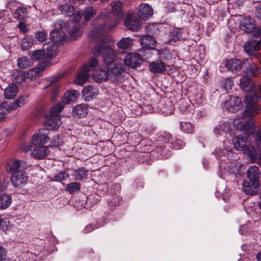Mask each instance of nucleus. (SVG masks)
<instances>
[{
	"label": "nucleus",
	"mask_w": 261,
	"mask_h": 261,
	"mask_svg": "<svg viewBox=\"0 0 261 261\" xmlns=\"http://www.w3.org/2000/svg\"><path fill=\"white\" fill-rule=\"evenodd\" d=\"M88 36L90 39L98 42V44L94 46L92 52L95 56L102 55L103 66L107 69L113 79L124 72L125 65L116 56V53L112 48L107 44L102 28L100 30L99 28L93 29L89 32Z\"/></svg>",
	"instance_id": "nucleus-1"
},
{
	"label": "nucleus",
	"mask_w": 261,
	"mask_h": 261,
	"mask_svg": "<svg viewBox=\"0 0 261 261\" xmlns=\"http://www.w3.org/2000/svg\"><path fill=\"white\" fill-rule=\"evenodd\" d=\"M240 86L242 90L248 92L245 97L246 110L241 116L233 119V125L236 129L242 130L247 127L243 120L244 117H254L260 110L257 103L258 98L261 99V86H255L249 77L244 76L240 79Z\"/></svg>",
	"instance_id": "nucleus-2"
},
{
	"label": "nucleus",
	"mask_w": 261,
	"mask_h": 261,
	"mask_svg": "<svg viewBox=\"0 0 261 261\" xmlns=\"http://www.w3.org/2000/svg\"><path fill=\"white\" fill-rule=\"evenodd\" d=\"M253 139H254L253 138ZM252 142L256 146H249L248 144V139L246 137L239 136L234 137L232 140L234 147L238 151L247 152L252 162L256 163L261 165V150L255 144L254 140Z\"/></svg>",
	"instance_id": "nucleus-3"
},
{
	"label": "nucleus",
	"mask_w": 261,
	"mask_h": 261,
	"mask_svg": "<svg viewBox=\"0 0 261 261\" xmlns=\"http://www.w3.org/2000/svg\"><path fill=\"white\" fill-rule=\"evenodd\" d=\"M64 21L59 20L55 23V29L50 33V39L54 43H57L63 41L66 36L67 30Z\"/></svg>",
	"instance_id": "nucleus-4"
},
{
	"label": "nucleus",
	"mask_w": 261,
	"mask_h": 261,
	"mask_svg": "<svg viewBox=\"0 0 261 261\" xmlns=\"http://www.w3.org/2000/svg\"><path fill=\"white\" fill-rule=\"evenodd\" d=\"M48 130L42 128L34 134L31 139V144L33 146L43 145L47 143L49 139Z\"/></svg>",
	"instance_id": "nucleus-5"
},
{
	"label": "nucleus",
	"mask_w": 261,
	"mask_h": 261,
	"mask_svg": "<svg viewBox=\"0 0 261 261\" xmlns=\"http://www.w3.org/2000/svg\"><path fill=\"white\" fill-rule=\"evenodd\" d=\"M227 166L223 163H220L219 166V172L218 175L221 178L225 179V175L227 174H234L237 173L239 168V166L234 162H227Z\"/></svg>",
	"instance_id": "nucleus-6"
},
{
	"label": "nucleus",
	"mask_w": 261,
	"mask_h": 261,
	"mask_svg": "<svg viewBox=\"0 0 261 261\" xmlns=\"http://www.w3.org/2000/svg\"><path fill=\"white\" fill-rule=\"evenodd\" d=\"M242 107L240 98L237 96H230L223 103V108H226L229 111L234 113Z\"/></svg>",
	"instance_id": "nucleus-7"
},
{
	"label": "nucleus",
	"mask_w": 261,
	"mask_h": 261,
	"mask_svg": "<svg viewBox=\"0 0 261 261\" xmlns=\"http://www.w3.org/2000/svg\"><path fill=\"white\" fill-rule=\"evenodd\" d=\"M28 180V176L20 170L18 172L13 173L11 177V181L13 186L15 188L22 187L26 185Z\"/></svg>",
	"instance_id": "nucleus-8"
},
{
	"label": "nucleus",
	"mask_w": 261,
	"mask_h": 261,
	"mask_svg": "<svg viewBox=\"0 0 261 261\" xmlns=\"http://www.w3.org/2000/svg\"><path fill=\"white\" fill-rule=\"evenodd\" d=\"M124 62L128 67L134 68L139 66L142 62L140 55L134 53L127 54L124 58Z\"/></svg>",
	"instance_id": "nucleus-9"
},
{
	"label": "nucleus",
	"mask_w": 261,
	"mask_h": 261,
	"mask_svg": "<svg viewBox=\"0 0 261 261\" xmlns=\"http://www.w3.org/2000/svg\"><path fill=\"white\" fill-rule=\"evenodd\" d=\"M124 24L128 29L133 31L139 30L142 27L141 21L136 16L132 14L127 16L124 20Z\"/></svg>",
	"instance_id": "nucleus-10"
},
{
	"label": "nucleus",
	"mask_w": 261,
	"mask_h": 261,
	"mask_svg": "<svg viewBox=\"0 0 261 261\" xmlns=\"http://www.w3.org/2000/svg\"><path fill=\"white\" fill-rule=\"evenodd\" d=\"M231 130V124L228 121H220L213 130L215 136L219 138L224 135H226Z\"/></svg>",
	"instance_id": "nucleus-11"
},
{
	"label": "nucleus",
	"mask_w": 261,
	"mask_h": 261,
	"mask_svg": "<svg viewBox=\"0 0 261 261\" xmlns=\"http://www.w3.org/2000/svg\"><path fill=\"white\" fill-rule=\"evenodd\" d=\"M31 152V156L36 159L41 160L46 158L49 153L48 147L43 145L34 146Z\"/></svg>",
	"instance_id": "nucleus-12"
},
{
	"label": "nucleus",
	"mask_w": 261,
	"mask_h": 261,
	"mask_svg": "<svg viewBox=\"0 0 261 261\" xmlns=\"http://www.w3.org/2000/svg\"><path fill=\"white\" fill-rule=\"evenodd\" d=\"M242 186L243 190L246 193L254 194L258 191L259 182L249 179V181H244Z\"/></svg>",
	"instance_id": "nucleus-13"
},
{
	"label": "nucleus",
	"mask_w": 261,
	"mask_h": 261,
	"mask_svg": "<svg viewBox=\"0 0 261 261\" xmlns=\"http://www.w3.org/2000/svg\"><path fill=\"white\" fill-rule=\"evenodd\" d=\"M98 93V89L96 87L88 85L83 88L82 96L85 101H89L92 100Z\"/></svg>",
	"instance_id": "nucleus-14"
},
{
	"label": "nucleus",
	"mask_w": 261,
	"mask_h": 261,
	"mask_svg": "<svg viewBox=\"0 0 261 261\" xmlns=\"http://www.w3.org/2000/svg\"><path fill=\"white\" fill-rule=\"evenodd\" d=\"M93 79L97 82L102 83L108 79H113L108 70L99 69L94 71L93 73Z\"/></svg>",
	"instance_id": "nucleus-15"
},
{
	"label": "nucleus",
	"mask_w": 261,
	"mask_h": 261,
	"mask_svg": "<svg viewBox=\"0 0 261 261\" xmlns=\"http://www.w3.org/2000/svg\"><path fill=\"white\" fill-rule=\"evenodd\" d=\"M247 65L246 62H244L243 65L245 67V72L246 74L252 76H257L260 73V70L257 65L252 63L250 60H247Z\"/></svg>",
	"instance_id": "nucleus-16"
},
{
	"label": "nucleus",
	"mask_w": 261,
	"mask_h": 261,
	"mask_svg": "<svg viewBox=\"0 0 261 261\" xmlns=\"http://www.w3.org/2000/svg\"><path fill=\"white\" fill-rule=\"evenodd\" d=\"M153 14V9L147 4H141L138 8V16L142 19L145 20Z\"/></svg>",
	"instance_id": "nucleus-17"
},
{
	"label": "nucleus",
	"mask_w": 261,
	"mask_h": 261,
	"mask_svg": "<svg viewBox=\"0 0 261 261\" xmlns=\"http://www.w3.org/2000/svg\"><path fill=\"white\" fill-rule=\"evenodd\" d=\"M89 71H90V69L89 66L84 65L81 71L77 74L76 77L75 83L77 85H82L85 83L89 77Z\"/></svg>",
	"instance_id": "nucleus-18"
},
{
	"label": "nucleus",
	"mask_w": 261,
	"mask_h": 261,
	"mask_svg": "<svg viewBox=\"0 0 261 261\" xmlns=\"http://www.w3.org/2000/svg\"><path fill=\"white\" fill-rule=\"evenodd\" d=\"M158 108L161 113L166 116L172 114L174 111L173 103L168 99L164 102L161 101L159 104Z\"/></svg>",
	"instance_id": "nucleus-19"
},
{
	"label": "nucleus",
	"mask_w": 261,
	"mask_h": 261,
	"mask_svg": "<svg viewBox=\"0 0 261 261\" xmlns=\"http://www.w3.org/2000/svg\"><path fill=\"white\" fill-rule=\"evenodd\" d=\"M245 52L250 56L258 50L260 48V41L250 40L246 42L244 46Z\"/></svg>",
	"instance_id": "nucleus-20"
},
{
	"label": "nucleus",
	"mask_w": 261,
	"mask_h": 261,
	"mask_svg": "<svg viewBox=\"0 0 261 261\" xmlns=\"http://www.w3.org/2000/svg\"><path fill=\"white\" fill-rule=\"evenodd\" d=\"M140 42L142 47L145 49H153L155 46L156 41L150 35L142 36L140 39Z\"/></svg>",
	"instance_id": "nucleus-21"
},
{
	"label": "nucleus",
	"mask_w": 261,
	"mask_h": 261,
	"mask_svg": "<svg viewBox=\"0 0 261 261\" xmlns=\"http://www.w3.org/2000/svg\"><path fill=\"white\" fill-rule=\"evenodd\" d=\"M243 63L241 60L239 59H234L227 60L225 63V67L232 71H238L240 70Z\"/></svg>",
	"instance_id": "nucleus-22"
},
{
	"label": "nucleus",
	"mask_w": 261,
	"mask_h": 261,
	"mask_svg": "<svg viewBox=\"0 0 261 261\" xmlns=\"http://www.w3.org/2000/svg\"><path fill=\"white\" fill-rule=\"evenodd\" d=\"M61 122L60 116L50 115L46 118L45 121V125L50 129H57L61 124Z\"/></svg>",
	"instance_id": "nucleus-23"
},
{
	"label": "nucleus",
	"mask_w": 261,
	"mask_h": 261,
	"mask_svg": "<svg viewBox=\"0 0 261 261\" xmlns=\"http://www.w3.org/2000/svg\"><path fill=\"white\" fill-rule=\"evenodd\" d=\"M149 69L151 72L160 73L165 71L166 68L164 63L157 61L150 63Z\"/></svg>",
	"instance_id": "nucleus-24"
},
{
	"label": "nucleus",
	"mask_w": 261,
	"mask_h": 261,
	"mask_svg": "<svg viewBox=\"0 0 261 261\" xmlns=\"http://www.w3.org/2000/svg\"><path fill=\"white\" fill-rule=\"evenodd\" d=\"M18 92L17 86L14 84H9L5 89L4 95L7 99L13 98Z\"/></svg>",
	"instance_id": "nucleus-25"
},
{
	"label": "nucleus",
	"mask_w": 261,
	"mask_h": 261,
	"mask_svg": "<svg viewBox=\"0 0 261 261\" xmlns=\"http://www.w3.org/2000/svg\"><path fill=\"white\" fill-rule=\"evenodd\" d=\"M71 38L73 39H76L81 36L83 33V30L77 23H73L70 26L68 30Z\"/></svg>",
	"instance_id": "nucleus-26"
},
{
	"label": "nucleus",
	"mask_w": 261,
	"mask_h": 261,
	"mask_svg": "<svg viewBox=\"0 0 261 261\" xmlns=\"http://www.w3.org/2000/svg\"><path fill=\"white\" fill-rule=\"evenodd\" d=\"M88 112V107L86 104L79 105L73 108L72 114L73 116L81 117L84 116Z\"/></svg>",
	"instance_id": "nucleus-27"
},
{
	"label": "nucleus",
	"mask_w": 261,
	"mask_h": 261,
	"mask_svg": "<svg viewBox=\"0 0 261 261\" xmlns=\"http://www.w3.org/2000/svg\"><path fill=\"white\" fill-rule=\"evenodd\" d=\"M241 28L246 32H251L254 30L255 25L252 22L250 18L245 17L242 20Z\"/></svg>",
	"instance_id": "nucleus-28"
},
{
	"label": "nucleus",
	"mask_w": 261,
	"mask_h": 261,
	"mask_svg": "<svg viewBox=\"0 0 261 261\" xmlns=\"http://www.w3.org/2000/svg\"><path fill=\"white\" fill-rule=\"evenodd\" d=\"M12 201L11 196L8 194L0 195V209L5 210L11 204Z\"/></svg>",
	"instance_id": "nucleus-29"
},
{
	"label": "nucleus",
	"mask_w": 261,
	"mask_h": 261,
	"mask_svg": "<svg viewBox=\"0 0 261 261\" xmlns=\"http://www.w3.org/2000/svg\"><path fill=\"white\" fill-rule=\"evenodd\" d=\"M259 169L256 166L250 167L247 172L248 179L255 181H259Z\"/></svg>",
	"instance_id": "nucleus-30"
},
{
	"label": "nucleus",
	"mask_w": 261,
	"mask_h": 261,
	"mask_svg": "<svg viewBox=\"0 0 261 261\" xmlns=\"http://www.w3.org/2000/svg\"><path fill=\"white\" fill-rule=\"evenodd\" d=\"M79 96V92L76 90L68 91L64 94V101L66 103L73 101Z\"/></svg>",
	"instance_id": "nucleus-31"
},
{
	"label": "nucleus",
	"mask_w": 261,
	"mask_h": 261,
	"mask_svg": "<svg viewBox=\"0 0 261 261\" xmlns=\"http://www.w3.org/2000/svg\"><path fill=\"white\" fill-rule=\"evenodd\" d=\"M20 166V163L19 161L13 160L9 161L6 167V170L8 173L18 172Z\"/></svg>",
	"instance_id": "nucleus-32"
},
{
	"label": "nucleus",
	"mask_w": 261,
	"mask_h": 261,
	"mask_svg": "<svg viewBox=\"0 0 261 261\" xmlns=\"http://www.w3.org/2000/svg\"><path fill=\"white\" fill-rule=\"evenodd\" d=\"M45 65H40L39 67L31 69L27 72L28 78L33 79L41 75V73L44 70Z\"/></svg>",
	"instance_id": "nucleus-33"
},
{
	"label": "nucleus",
	"mask_w": 261,
	"mask_h": 261,
	"mask_svg": "<svg viewBox=\"0 0 261 261\" xmlns=\"http://www.w3.org/2000/svg\"><path fill=\"white\" fill-rule=\"evenodd\" d=\"M14 110H15V109H12V102L10 103H8L7 102L2 103L0 106V118L1 120L5 118L7 114Z\"/></svg>",
	"instance_id": "nucleus-34"
},
{
	"label": "nucleus",
	"mask_w": 261,
	"mask_h": 261,
	"mask_svg": "<svg viewBox=\"0 0 261 261\" xmlns=\"http://www.w3.org/2000/svg\"><path fill=\"white\" fill-rule=\"evenodd\" d=\"M193 100L196 105H200L204 101V91L201 89H197L193 95Z\"/></svg>",
	"instance_id": "nucleus-35"
},
{
	"label": "nucleus",
	"mask_w": 261,
	"mask_h": 261,
	"mask_svg": "<svg viewBox=\"0 0 261 261\" xmlns=\"http://www.w3.org/2000/svg\"><path fill=\"white\" fill-rule=\"evenodd\" d=\"M181 37V31L180 30H172L169 35L168 42L172 44L179 40Z\"/></svg>",
	"instance_id": "nucleus-36"
},
{
	"label": "nucleus",
	"mask_w": 261,
	"mask_h": 261,
	"mask_svg": "<svg viewBox=\"0 0 261 261\" xmlns=\"http://www.w3.org/2000/svg\"><path fill=\"white\" fill-rule=\"evenodd\" d=\"M53 43H46L43 46V51H46L45 54L46 56L50 59L55 54L56 48Z\"/></svg>",
	"instance_id": "nucleus-37"
},
{
	"label": "nucleus",
	"mask_w": 261,
	"mask_h": 261,
	"mask_svg": "<svg viewBox=\"0 0 261 261\" xmlns=\"http://www.w3.org/2000/svg\"><path fill=\"white\" fill-rule=\"evenodd\" d=\"M105 221L104 219H101L98 221V222L94 223V224H90L89 225H87L84 229V231L86 233H88L92 230H94L96 228H98L100 227H101L105 224Z\"/></svg>",
	"instance_id": "nucleus-38"
},
{
	"label": "nucleus",
	"mask_w": 261,
	"mask_h": 261,
	"mask_svg": "<svg viewBox=\"0 0 261 261\" xmlns=\"http://www.w3.org/2000/svg\"><path fill=\"white\" fill-rule=\"evenodd\" d=\"M31 65V61L26 57H23L17 59V65L19 68L25 69Z\"/></svg>",
	"instance_id": "nucleus-39"
},
{
	"label": "nucleus",
	"mask_w": 261,
	"mask_h": 261,
	"mask_svg": "<svg viewBox=\"0 0 261 261\" xmlns=\"http://www.w3.org/2000/svg\"><path fill=\"white\" fill-rule=\"evenodd\" d=\"M180 129L185 133H192L194 131V126L192 123L189 122H181Z\"/></svg>",
	"instance_id": "nucleus-40"
},
{
	"label": "nucleus",
	"mask_w": 261,
	"mask_h": 261,
	"mask_svg": "<svg viewBox=\"0 0 261 261\" xmlns=\"http://www.w3.org/2000/svg\"><path fill=\"white\" fill-rule=\"evenodd\" d=\"M122 4L120 1L113 2L112 3V11L113 13L117 15H122Z\"/></svg>",
	"instance_id": "nucleus-41"
},
{
	"label": "nucleus",
	"mask_w": 261,
	"mask_h": 261,
	"mask_svg": "<svg viewBox=\"0 0 261 261\" xmlns=\"http://www.w3.org/2000/svg\"><path fill=\"white\" fill-rule=\"evenodd\" d=\"M33 38L32 36H26L21 41V48L23 50H28L31 48L33 44Z\"/></svg>",
	"instance_id": "nucleus-42"
},
{
	"label": "nucleus",
	"mask_w": 261,
	"mask_h": 261,
	"mask_svg": "<svg viewBox=\"0 0 261 261\" xmlns=\"http://www.w3.org/2000/svg\"><path fill=\"white\" fill-rule=\"evenodd\" d=\"M27 13V9L25 8L20 7L16 10L13 16L17 19H22L26 16Z\"/></svg>",
	"instance_id": "nucleus-43"
},
{
	"label": "nucleus",
	"mask_w": 261,
	"mask_h": 261,
	"mask_svg": "<svg viewBox=\"0 0 261 261\" xmlns=\"http://www.w3.org/2000/svg\"><path fill=\"white\" fill-rule=\"evenodd\" d=\"M66 191L69 193H75L80 190V184L76 182H71L66 185Z\"/></svg>",
	"instance_id": "nucleus-44"
},
{
	"label": "nucleus",
	"mask_w": 261,
	"mask_h": 261,
	"mask_svg": "<svg viewBox=\"0 0 261 261\" xmlns=\"http://www.w3.org/2000/svg\"><path fill=\"white\" fill-rule=\"evenodd\" d=\"M83 15L86 20L89 21L90 18L96 14L95 10L92 7H86L84 11L82 12Z\"/></svg>",
	"instance_id": "nucleus-45"
},
{
	"label": "nucleus",
	"mask_w": 261,
	"mask_h": 261,
	"mask_svg": "<svg viewBox=\"0 0 261 261\" xmlns=\"http://www.w3.org/2000/svg\"><path fill=\"white\" fill-rule=\"evenodd\" d=\"M132 41L129 38H122L118 42L117 46L119 48L125 49L128 48L132 44Z\"/></svg>",
	"instance_id": "nucleus-46"
},
{
	"label": "nucleus",
	"mask_w": 261,
	"mask_h": 261,
	"mask_svg": "<svg viewBox=\"0 0 261 261\" xmlns=\"http://www.w3.org/2000/svg\"><path fill=\"white\" fill-rule=\"evenodd\" d=\"M64 107V104L62 102L58 103L50 109V115L59 116V114Z\"/></svg>",
	"instance_id": "nucleus-47"
},
{
	"label": "nucleus",
	"mask_w": 261,
	"mask_h": 261,
	"mask_svg": "<svg viewBox=\"0 0 261 261\" xmlns=\"http://www.w3.org/2000/svg\"><path fill=\"white\" fill-rule=\"evenodd\" d=\"M121 201V198L118 196L115 195L112 198L108 199V205L111 208H114L115 206L119 204Z\"/></svg>",
	"instance_id": "nucleus-48"
},
{
	"label": "nucleus",
	"mask_w": 261,
	"mask_h": 261,
	"mask_svg": "<svg viewBox=\"0 0 261 261\" xmlns=\"http://www.w3.org/2000/svg\"><path fill=\"white\" fill-rule=\"evenodd\" d=\"M27 97L25 96H20L17 99L12 102V107L13 109L16 110L19 107L23 105L26 101Z\"/></svg>",
	"instance_id": "nucleus-49"
},
{
	"label": "nucleus",
	"mask_w": 261,
	"mask_h": 261,
	"mask_svg": "<svg viewBox=\"0 0 261 261\" xmlns=\"http://www.w3.org/2000/svg\"><path fill=\"white\" fill-rule=\"evenodd\" d=\"M61 10L69 16H71L74 12L73 6L68 4L62 5L61 6Z\"/></svg>",
	"instance_id": "nucleus-50"
},
{
	"label": "nucleus",
	"mask_w": 261,
	"mask_h": 261,
	"mask_svg": "<svg viewBox=\"0 0 261 261\" xmlns=\"http://www.w3.org/2000/svg\"><path fill=\"white\" fill-rule=\"evenodd\" d=\"M169 147H172L175 149H180L183 147L184 144L182 141L180 139L174 138L173 139L172 142H170Z\"/></svg>",
	"instance_id": "nucleus-51"
},
{
	"label": "nucleus",
	"mask_w": 261,
	"mask_h": 261,
	"mask_svg": "<svg viewBox=\"0 0 261 261\" xmlns=\"http://www.w3.org/2000/svg\"><path fill=\"white\" fill-rule=\"evenodd\" d=\"M159 58L161 60L167 59L169 58L170 54V50L167 48H162L158 50Z\"/></svg>",
	"instance_id": "nucleus-52"
},
{
	"label": "nucleus",
	"mask_w": 261,
	"mask_h": 261,
	"mask_svg": "<svg viewBox=\"0 0 261 261\" xmlns=\"http://www.w3.org/2000/svg\"><path fill=\"white\" fill-rule=\"evenodd\" d=\"M27 78H28L27 72L21 71L17 73V75L14 77V80L15 82L20 83L24 81Z\"/></svg>",
	"instance_id": "nucleus-53"
},
{
	"label": "nucleus",
	"mask_w": 261,
	"mask_h": 261,
	"mask_svg": "<svg viewBox=\"0 0 261 261\" xmlns=\"http://www.w3.org/2000/svg\"><path fill=\"white\" fill-rule=\"evenodd\" d=\"M179 109L183 113H187V112L192 113V109L190 106H188L187 102L185 100H181L180 101Z\"/></svg>",
	"instance_id": "nucleus-54"
},
{
	"label": "nucleus",
	"mask_w": 261,
	"mask_h": 261,
	"mask_svg": "<svg viewBox=\"0 0 261 261\" xmlns=\"http://www.w3.org/2000/svg\"><path fill=\"white\" fill-rule=\"evenodd\" d=\"M87 172L84 168L76 170L74 172V176L75 179L81 180L86 177Z\"/></svg>",
	"instance_id": "nucleus-55"
},
{
	"label": "nucleus",
	"mask_w": 261,
	"mask_h": 261,
	"mask_svg": "<svg viewBox=\"0 0 261 261\" xmlns=\"http://www.w3.org/2000/svg\"><path fill=\"white\" fill-rule=\"evenodd\" d=\"M45 56V51L42 50H37L33 52L32 59L35 61L41 60Z\"/></svg>",
	"instance_id": "nucleus-56"
},
{
	"label": "nucleus",
	"mask_w": 261,
	"mask_h": 261,
	"mask_svg": "<svg viewBox=\"0 0 261 261\" xmlns=\"http://www.w3.org/2000/svg\"><path fill=\"white\" fill-rule=\"evenodd\" d=\"M35 37L38 41L43 42L46 40L47 34L43 31L38 32L35 34Z\"/></svg>",
	"instance_id": "nucleus-57"
},
{
	"label": "nucleus",
	"mask_w": 261,
	"mask_h": 261,
	"mask_svg": "<svg viewBox=\"0 0 261 261\" xmlns=\"http://www.w3.org/2000/svg\"><path fill=\"white\" fill-rule=\"evenodd\" d=\"M68 174L64 171H60L56 174L54 176L55 179L56 181H60L65 179L68 177Z\"/></svg>",
	"instance_id": "nucleus-58"
},
{
	"label": "nucleus",
	"mask_w": 261,
	"mask_h": 261,
	"mask_svg": "<svg viewBox=\"0 0 261 261\" xmlns=\"http://www.w3.org/2000/svg\"><path fill=\"white\" fill-rule=\"evenodd\" d=\"M228 151L229 150L228 149L220 150L217 148L213 153L217 155L218 159H220L222 156H225Z\"/></svg>",
	"instance_id": "nucleus-59"
},
{
	"label": "nucleus",
	"mask_w": 261,
	"mask_h": 261,
	"mask_svg": "<svg viewBox=\"0 0 261 261\" xmlns=\"http://www.w3.org/2000/svg\"><path fill=\"white\" fill-rule=\"evenodd\" d=\"M223 86L226 91L230 90L233 86V82L229 78H227L222 81Z\"/></svg>",
	"instance_id": "nucleus-60"
},
{
	"label": "nucleus",
	"mask_w": 261,
	"mask_h": 261,
	"mask_svg": "<svg viewBox=\"0 0 261 261\" xmlns=\"http://www.w3.org/2000/svg\"><path fill=\"white\" fill-rule=\"evenodd\" d=\"M10 226L9 221L7 219H3L0 216V227L4 230L8 229Z\"/></svg>",
	"instance_id": "nucleus-61"
},
{
	"label": "nucleus",
	"mask_w": 261,
	"mask_h": 261,
	"mask_svg": "<svg viewBox=\"0 0 261 261\" xmlns=\"http://www.w3.org/2000/svg\"><path fill=\"white\" fill-rule=\"evenodd\" d=\"M87 65L89 66L91 71L93 67H96L98 65V60L96 58H91L89 59V64Z\"/></svg>",
	"instance_id": "nucleus-62"
},
{
	"label": "nucleus",
	"mask_w": 261,
	"mask_h": 261,
	"mask_svg": "<svg viewBox=\"0 0 261 261\" xmlns=\"http://www.w3.org/2000/svg\"><path fill=\"white\" fill-rule=\"evenodd\" d=\"M163 139L164 140V142L165 143H169L170 144V142H172L173 140V137L172 136L168 133H166L164 134V135L163 136Z\"/></svg>",
	"instance_id": "nucleus-63"
},
{
	"label": "nucleus",
	"mask_w": 261,
	"mask_h": 261,
	"mask_svg": "<svg viewBox=\"0 0 261 261\" xmlns=\"http://www.w3.org/2000/svg\"><path fill=\"white\" fill-rule=\"evenodd\" d=\"M17 26L19 30L23 33H27L29 31V26L22 22H19Z\"/></svg>",
	"instance_id": "nucleus-64"
}]
</instances>
